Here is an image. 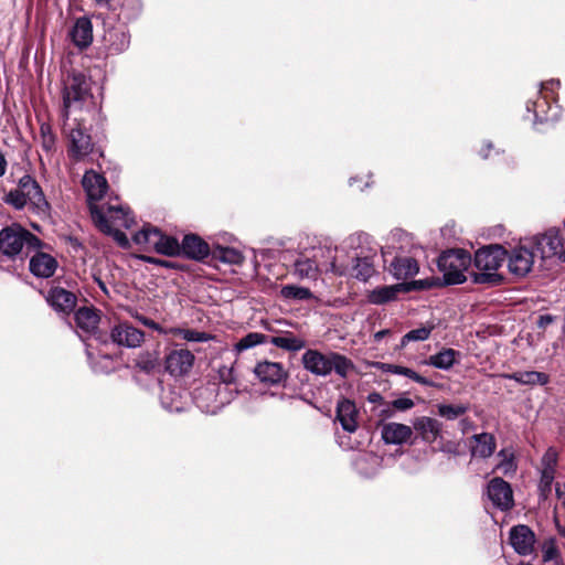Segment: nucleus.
<instances>
[{
	"label": "nucleus",
	"instance_id": "nucleus-1",
	"mask_svg": "<svg viewBox=\"0 0 565 565\" xmlns=\"http://www.w3.org/2000/svg\"><path fill=\"white\" fill-rule=\"evenodd\" d=\"M3 201L15 210L28 206L38 215H46L50 211V204L40 184L29 174L19 180L17 189L9 191Z\"/></svg>",
	"mask_w": 565,
	"mask_h": 565
},
{
	"label": "nucleus",
	"instance_id": "nucleus-2",
	"mask_svg": "<svg viewBox=\"0 0 565 565\" xmlns=\"http://www.w3.org/2000/svg\"><path fill=\"white\" fill-rule=\"evenodd\" d=\"M92 218L95 225L103 233L113 236L119 246H129V241L126 234L119 230V227L130 228L135 223L128 207L111 204H107V211L93 207Z\"/></svg>",
	"mask_w": 565,
	"mask_h": 565
},
{
	"label": "nucleus",
	"instance_id": "nucleus-3",
	"mask_svg": "<svg viewBox=\"0 0 565 565\" xmlns=\"http://www.w3.org/2000/svg\"><path fill=\"white\" fill-rule=\"evenodd\" d=\"M301 360L305 369L318 376H327L334 372L341 379H347L354 370V364L349 358L333 351L321 353L317 350H307Z\"/></svg>",
	"mask_w": 565,
	"mask_h": 565
},
{
	"label": "nucleus",
	"instance_id": "nucleus-4",
	"mask_svg": "<svg viewBox=\"0 0 565 565\" xmlns=\"http://www.w3.org/2000/svg\"><path fill=\"white\" fill-rule=\"evenodd\" d=\"M507 252L500 245H490L478 249L475 254L473 264L479 270L473 274V282L498 285L502 276L498 269L507 259Z\"/></svg>",
	"mask_w": 565,
	"mask_h": 565
},
{
	"label": "nucleus",
	"instance_id": "nucleus-5",
	"mask_svg": "<svg viewBox=\"0 0 565 565\" xmlns=\"http://www.w3.org/2000/svg\"><path fill=\"white\" fill-rule=\"evenodd\" d=\"M40 247L41 241L19 224H11L0 231V252L9 258L19 256L24 249L29 253Z\"/></svg>",
	"mask_w": 565,
	"mask_h": 565
},
{
	"label": "nucleus",
	"instance_id": "nucleus-6",
	"mask_svg": "<svg viewBox=\"0 0 565 565\" xmlns=\"http://www.w3.org/2000/svg\"><path fill=\"white\" fill-rule=\"evenodd\" d=\"M90 98V83L86 76L75 72L70 74L63 88V121H68L71 113L82 109Z\"/></svg>",
	"mask_w": 565,
	"mask_h": 565
},
{
	"label": "nucleus",
	"instance_id": "nucleus-7",
	"mask_svg": "<svg viewBox=\"0 0 565 565\" xmlns=\"http://www.w3.org/2000/svg\"><path fill=\"white\" fill-rule=\"evenodd\" d=\"M437 265L446 284H462L471 265V256L465 249H448L438 257Z\"/></svg>",
	"mask_w": 565,
	"mask_h": 565
},
{
	"label": "nucleus",
	"instance_id": "nucleus-8",
	"mask_svg": "<svg viewBox=\"0 0 565 565\" xmlns=\"http://www.w3.org/2000/svg\"><path fill=\"white\" fill-rule=\"evenodd\" d=\"M132 241L137 245L153 247L157 253L166 256L172 257L181 254V243L172 236L162 234L157 227L145 226L134 235Z\"/></svg>",
	"mask_w": 565,
	"mask_h": 565
},
{
	"label": "nucleus",
	"instance_id": "nucleus-9",
	"mask_svg": "<svg viewBox=\"0 0 565 565\" xmlns=\"http://www.w3.org/2000/svg\"><path fill=\"white\" fill-rule=\"evenodd\" d=\"M534 252L540 254L542 258H550L558 255L565 244V232L558 228H550L543 234L527 238Z\"/></svg>",
	"mask_w": 565,
	"mask_h": 565
},
{
	"label": "nucleus",
	"instance_id": "nucleus-10",
	"mask_svg": "<svg viewBox=\"0 0 565 565\" xmlns=\"http://www.w3.org/2000/svg\"><path fill=\"white\" fill-rule=\"evenodd\" d=\"M312 259L321 273H332L338 276H347L350 266L345 262H338L339 248L332 246H319L312 249Z\"/></svg>",
	"mask_w": 565,
	"mask_h": 565
},
{
	"label": "nucleus",
	"instance_id": "nucleus-11",
	"mask_svg": "<svg viewBox=\"0 0 565 565\" xmlns=\"http://www.w3.org/2000/svg\"><path fill=\"white\" fill-rule=\"evenodd\" d=\"M536 253L529 239L521 241L520 245L512 248L508 258V268L516 277L526 276L534 264Z\"/></svg>",
	"mask_w": 565,
	"mask_h": 565
},
{
	"label": "nucleus",
	"instance_id": "nucleus-12",
	"mask_svg": "<svg viewBox=\"0 0 565 565\" xmlns=\"http://www.w3.org/2000/svg\"><path fill=\"white\" fill-rule=\"evenodd\" d=\"M76 128H68L67 121H63V130L68 138V154L75 160H82L88 156L94 148L92 138L86 134L79 124Z\"/></svg>",
	"mask_w": 565,
	"mask_h": 565
},
{
	"label": "nucleus",
	"instance_id": "nucleus-13",
	"mask_svg": "<svg viewBox=\"0 0 565 565\" xmlns=\"http://www.w3.org/2000/svg\"><path fill=\"white\" fill-rule=\"evenodd\" d=\"M82 184L87 195L89 211L92 212L93 207L107 211V205L105 206L96 204V202L104 198L108 190V183L105 177L94 170H89L85 172Z\"/></svg>",
	"mask_w": 565,
	"mask_h": 565
},
{
	"label": "nucleus",
	"instance_id": "nucleus-14",
	"mask_svg": "<svg viewBox=\"0 0 565 565\" xmlns=\"http://www.w3.org/2000/svg\"><path fill=\"white\" fill-rule=\"evenodd\" d=\"M487 495L492 504L501 511H508L514 505L512 488L509 482L500 477L489 481Z\"/></svg>",
	"mask_w": 565,
	"mask_h": 565
},
{
	"label": "nucleus",
	"instance_id": "nucleus-15",
	"mask_svg": "<svg viewBox=\"0 0 565 565\" xmlns=\"http://www.w3.org/2000/svg\"><path fill=\"white\" fill-rule=\"evenodd\" d=\"M557 466V452L548 448L541 459V478L539 482V492L542 499H547L552 492V484L555 479Z\"/></svg>",
	"mask_w": 565,
	"mask_h": 565
},
{
	"label": "nucleus",
	"instance_id": "nucleus-16",
	"mask_svg": "<svg viewBox=\"0 0 565 565\" xmlns=\"http://www.w3.org/2000/svg\"><path fill=\"white\" fill-rule=\"evenodd\" d=\"M110 339L119 347L135 349L143 342L145 333L128 322H120L111 329Z\"/></svg>",
	"mask_w": 565,
	"mask_h": 565
},
{
	"label": "nucleus",
	"instance_id": "nucleus-17",
	"mask_svg": "<svg viewBox=\"0 0 565 565\" xmlns=\"http://www.w3.org/2000/svg\"><path fill=\"white\" fill-rule=\"evenodd\" d=\"M166 370L173 376L186 374L193 366L194 355L186 349H172L164 359Z\"/></svg>",
	"mask_w": 565,
	"mask_h": 565
},
{
	"label": "nucleus",
	"instance_id": "nucleus-18",
	"mask_svg": "<svg viewBox=\"0 0 565 565\" xmlns=\"http://www.w3.org/2000/svg\"><path fill=\"white\" fill-rule=\"evenodd\" d=\"M256 377L266 385H279L288 377V372L281 363L262 361L254 367Z\"/></svg>",
	"mask_w": 565,
	"mask_h": 565
},
{
	"label": "nucleus",
	"instance_id": "nucleus-19",
	"mask_svg": "<svg viewBox=\"0 0 565 565\" xmlns=\"http://www.w3.org/2000/svg\"><path fill=\"white\" fill-rule=\"evenodd\" d=\"M509 541L519 555L526 556L533 553L536 539L527 525L519 524L511 527Z\"/></svg>",
	"mask_w": 565,
	"mask_h": 565
},
{
	"label": "nucleus",
	"instance_id": "nucleus-20",
	"mask_svg": "<svg viewBox=\"0 0 565 565\" xmlns=\"http://www.w3.org/2000/svg\"><path fill=\"white\" fill-rule=\"evenodd\" d=\"M559 86V81L551 79L548 82L542 83L541 85V94L542 96L533 103H529L526 108L527 110H533L535 114V117L540 120H554L557 117L556 113L550 114L553 108L551 105H548L547 102V90H553L554 87Z\"/></svg>",
	"mask_w": 565,
	"mask_h": 565
},
{
	"label": "nucleus",
	"instance_id": "nucleus-21",
	"mask_svg": "<svg viewBox=\"0 0 565 565\" xmlns=\"http://www.w3.org/2000/svg\"><path fill=\"white\" fill-rule=\"evenodd\" d=\"M46 301L55 311L68 315L74 310L77 298L62 287H52L47 292Z\"/></svg>",
	"mask_w": 565,
	"mask_h": 565
},
{
	"label": "nucleus",
	"instance_id": "nucleus-22",
	"mask_svg": "<svg viewBox=\"0 0 565 565\" xmlns=\"http://www.w3.org/2000/svg\"><path fill=\"white\" fill-rule=\"evenodd\" d=\"M180 248V255L194 260H203L210 255L209 244L195 234L185 235Z\"/></svg>",
	"mask_w": 565,
	"mask_h": 565
},
{
	"label": "nucleus",
	"instance_id": "nucleus-23",
	"mask_svg": "<svg viewBox=\"0 0 565 565\" xmlns=\"http://www.w3.org/2000/svg\"><path fill=\"white\" fill-rule=\"evenodd\" d=\"M413 435L409 426L399 423H386L381 428V436L387 445H402Z\"/></svg>",
	"mask_w": 565,
	"mask_h": 565
},
{
	"label": "nucleus",
	"instance_id": "nucleus-24",
	"mask_svg": "<svg viewBox=\"0 0 565 565\" xmlns=\"http://www.w3.org/2000/svg\"><path fill=\"white\" fill-rule=\"evenodd\" d=\"M358 409L355 404L347 398L340 399L337 405V419L343 430L354 433L358 428Z\"/></svg>",
	"mask_w": 565,
	"mask_h": 565
},
{
	"label": "nucleus",
	"instance_id": "nucleus-25",
	"mask_svg": "<svg viewBox=\"0 0 565 565\" xmlns=\"http://www.w3.org/2000/svg\"><path fill=\"white\" fill-rule=\"evenodd\" d=\"M57 260L50 254L38 252L30 259V271L40 278H49L54 275Z\"/></svg>",
	"mask_w": 565,
	"mask_h": 565
},
{
	"label": "nucleus",
	"instance_id": "nucleus-26",
	"mask_svg": "<svg viewBox=\"0 0 565 565\" xmlns=\"http://www.w3.org/2000/svg\"><path fill=\"white\" fill-rule=\"evenodd\" d=\"M413 426L422 439L428 444L435 443L441 433V423L427 416L416 418Z\"/></svg>",
	"mask_w": 565,
	"mask_h": 565
},
{
	"label": "nucleus",
	"instance_id": "nucleus-27",
	"mask_svg": "<svg viewBox=\"0 0 565 565\" xmlns=\"http://www.w3.org/2000/svg\"><path fill=\"white\" fill-rule=\"evenodd\" d=\"M70 36L76 46L81 49L87 47L93 41V28L89 19H77L71 30Z\"/></svg>",
	"mask_w": 565,
	"mask_h": 565
},
{
	"label": "nucleus",
	"instance_id": "nucleus-28",
	"mask_svg": "<svg viewBox=\"0 0 565 565\" xmlns=\"http://www.w3.org/2000/svg\"><path fill=\"white\" fill-rule=\"evenodd\" d=\"M390 270L397 279H407L415 276L418 270V264L415 258L409 256L395 257L391 265Z\"/></svg>",
	"mask_w": 565,
	"mask_h": 565
},
{
	"label": "nucleus",
	"instance_id": "nucleus-29",
	"mask_svg": "<svg viewBox=\"0 0 565 565\" xmlns=\"http://www.w3.org/2000/svg\"><path fill=\"white\" fill-rule=\"evenodd\" d=\"M352 266H350V271L348 275L361 280L366 281L370 277L373 276L375 269L372 257L365 255L360 256L359 254H354L351 257Z\"/></svg>",
	"mask_w": 565,
	"mask_h": 565
},
{
	"label": "nucleus",
	"instance_id": "nucleus-30",
	"mask_svg": "<svg viewBox=\"0 0 565 565\" xmlns=\"http://www.w3.org/2000/svg\"><path fill=\"white\" fill-rule=\"evenodd\" d=\"M97 310L83 307L75 312V323L85 334H94L99 323Z\"/></svg>",
	"mask_w": 565,
	"mask_h": 565
},
{
	"label": "nucleus",
	"instance_id": "nucleus-31",
	"mask_svg": "<svg viewBox=\"0 0 565 565\" xmlns=\"http://www.w3.org/2000/svg\"><path fill=\"white\" fill-rule=\"evenodd\" d=\"M321 270L311 256L300 255L294 263V275L298 279L317 280Z\"/></svg>",
	"mask_w": 565,
	"mask_h": 565
},
{
	"label": "nucleus",
	"instance_id": "nucleus-32",
	"mask_svg": "<svg viewBox=\"0 0 565 565\" xmlns=\"http://www.w3.org/2000/svg\"><path fill=\"white\" fill-rule=\"evenodd\" d=\"M460 359V352L455 349H443L430 355L424 363L439 370H450Z\"/></svg>",
	"mask_w": 565,
	"mask_h": 565
},
{
	"label": "nucleus",
	"instance_id": "nucleus-33",
	"mask_svg": "<svg viewBox=\"0 0 565 565\" xmlns=\"http://www.w3.org/2000/svg\"><path fill=\"white\" fill-rule=\"evenodd\" d=\"M105 41L115 53H121L130 44V35L125 26L113 28L106 31Z\"/></svg>",
	"mask_w": 565,
	"mask_h": 565
},
{
	"label": "nucleus",
	"instance_id": "nucleus-34",
	"mask_svg": "<svg viewBox=\"0 0 565 565\" xmlns=\"http://www.w3.org/2000/svg\"><path fill=\"white\" fill-rule=\"evenodd\" d=\"M472 438L475 440V445L471 448L473 457L488 458L494 452L495 439L493 435L482 433L475 435Z\"/></svg>",
	"mask_w": 565,
	"mask_h": 565
},
{
	"label": "nucleus",
	"instance_id": "nucleus-35",
	"mask_svg": "<svg viewBox=\"0 0 565 565\" xmlns=\"http://www.w3.org/2000/svg\"><path fill=\"white\" fill-rule=\"evenodd\" d=\"M505 377L523 385H546L550 382V376L546 373L537 371L515 372Z\"/></svg>",
	"mask_w": 565,
	"mask_h": 565
},
{
	"label": "nucleus",
	"instance_id": "nucleus-36",
	"mask_svg": "<svg viewBox=\"0 0 565 565\" xmlns=\"http://www.w3.org/2000/svg\"><path fill=\"white\" fill-rule=\"evenodd\" d=\"M399 289L395 286H382L373 289L367 295V301L372 305H384L396 299Z\"/></svg>",
	"mask_w": 565,
	"mask_h": 565
},
{
	"label": "nucleus",
	"instance_id": "nucleus-37",
	"mask_svg": "<svg viewBox=\"0 0 565 565\" xmlns=\"http://www.w3.org/2000/svg\"><path fill=\"white\" fill-rule=\"evenodd\" d=\"M383 370L388 372V373H392V374H397V375L406 376V377L413 380L414 382L419 383V384L425 385V386H433L434 385V383L430 380L419 375L414 370L405 367V366H402V365L384 364Z\"/></svg>",
	"mask_w": 565,
	"mask_h": 565
},
{
	"label": "nucleus",
	"instance_id": "nucleus-38",
	"mask_svg": "<svg viewBox=\"0 0 565 565\" xmlns=\"http://www.w3.org/2000/svg\"><path fill=\"white\" fill-rule=\"evenodd\" d=\"M277 348L287 350V351H299L305 348L306 342L297 337L292 335H277L268 338V342Z\"/></svg>",
	"mask_w": 565,
	"mask_h": 565
},
{
	"label": "nucleus",
	"instance_id": "nucleus-39",
	"mask_svg": "<svg viewBox=\"0 0 565 565\" xmlns=\"http://www.w3.org/2000/svg\"><path fill=\"white\" fill-rule=\"evenodd\" d=\"M214 258L232 265H238L244 260V256L239 250L233 247L216 246L212 250Z\"/></svg>",
	"mask_w": 565,
	"mask_h": 565
},
{
	"label": "nucleus",
	"instance_id": "nucleus-40",
	"mask_svg": "<svg viewBox=\"0 0 565 565\" xmlns=\"http://www.w3.org/2000/svg\"><path fill=\"white\" fill-rule=\"evenodd\" d=\"M280 296L284 299L306 301L313 298V294L307 287L296 285H285L280 289Z\"/></svg>",
	"mask_w": 565,
	"mask_h": 565
},
{
	"label": "nucleus",
	"instance_id": "nucleus-41",
	"mask_svg": "<svg viewBox=\"0 0 565 565\" xmlns=\"http://www.w3.org/2000/svg\"><path fill=\"white\" fill-rule=\"evenodd\" d=\"M40 142L46 154H52L56 147V137L53 134L52 126L49 122L40 124Z\"/></svg>",
	"mask_w": 565,
	"mask_h": 565
},
{
	"label": "nucleus",
	"instance_id": "nucleus-42",
	"mask_svg": "<svg viewBox=\"0 0 565 565\" xmlns=\"http://www.w3.org/2000/svg\"><path fill=\"white\" fill-rule=\"evenodd\" d=\"M268 342V337L263 334V333H258V332H250L248 334H246L245 337H243L235 345H234V349L236 352H243L245 350H248L250 348H254L258 344H263V343H267Z\"/></svg>",
	"mask_w": 565,
	"mask_h": 565
},
{
	"label": "nucleus",
	"instance_id": "nucleus-43",
	"mask_svg": "<svg viewBox=\"0 0 565 565\" xmlns=\"http://www.w3.org/2000/svg\"><path fill=\"white\" fill-rule=\"evenodd\" d=\"M171 332L172 334L190 342H207L210 339H212L211 334L192 329L175 328Z\"/></svg>",
	"mask_w": 565,
	"mask_h": 565
},
{
	"label": "nucleus",
	"instance_id": "nucleus-44",
	"mask_svg": "<svg viewBox=\"0 0 565 565\" xmlns=\"http://www.w3.org/2000/svg\"><path fill=\"white\" fill-rule=\"evenodd\" d=\"M468 406L463 404H457V405H448V404H440L438 405V414L448 419L454 420L461 415L466 414L468 411Z\"/></svg>",
	"mask_w": 565,
	"mask_h": 565
},
{
	"label": "nucleus",
	"instance_id": "nucleus-45",
	"mask_svg": "<svg viewBox=\"0 0 565 565\" xmlns=\"http://www.w3.org/2000/svg\"><path fill=\"white\" fill-rule=\"evenodd\" d=\"M433 329L434 327H420L408 331L406 334L403 335L401 340V345L405 347L409 342L427 340Z\"/></svg>",
	"mask_w": 565,
	"mask_h": 565
},
{
	"label": "nucleus",
	"instance_id": "nucleus-46",
	"mask_svg": "<svg viewBox=\"0 0 565 565\" xmlns=\"http://www.w3.org/2000/svg\"><path fill=\"white\" fill-rule=\"evenodd\" d=\"M158 355L154 352H145L139 354V356L136 360V365L145 371V372H151L158 366Z\"/></svg>",
	"mask_w": 565,
	"mask_h": 565
},
{
	"label": "nucleus",
	"instance_id": "nucleus-47",
	"mask_svg": "<svg viewBox=\"0 0 565 565\" xmlns=\"http://www.w3.org/2000/svg\"><path fill=\"white\" fill-rule=\"evenodd\" d=\"M498 457L501 458V461L497 465L498 470L505 475L515 471L516 466L514 463L512 452L508 451L507 449H502L499 451Z\"/></svg>",
	"mask_w": 565,
	"mask_h": 565
},
{
	"label": "nucleus",
	"instance_id": "nucleus-48",
	"mask_svg": "<svg viewBox=\"0 0 565 565\" xmlns=\"http://www.w3.org/2000/svg\"><path fill=\"white\" fill-rule=\"evenodd\" d=\"M217 374H218L220 381L225 385L232 384L235 381L234 370L231 366H226V365L220 366Z\"/></svg>",
	"mask_w": 565,
	"mask_h": 565
},
{
	"label": "nucleus",
	"instance_id": "nucleus-49",
	"mask_svg": "<svg viewBox=\"0 0 565 565\" xmlns=\"http://www.w3.org/2000/svg\"><path fill=\"white\" fill-rule=\"evenodd\" d=\"M414 401L408 397H399L392 402V406L401 412L408 411L414 407Z\"/></svg>",
	"mask_w": 565,
	"mask_h": 565
},
{
	"label": "nucleus",
	"instance_id": "nucleus-50",
	"mask_svg": "<svg viewBox=\"0 0 565 565\" xmlns=\"http://www.w3.org/2000/svg\"><path fill=\"white\" fill-rule=\"evenodd\" d=\"M438 450L441 452L450 454V455H458V444L447 440L443 441L440 446L438 447Z\"/></svg>",
	"mask_w": 565,
	"mask_h": 565
},
{
	"label": "nucleus",
	"instance_id": "nucleus-51",
	"mask_svg": "<svg viewBox=\"0 0 565 565\" xmlns=\"http://www.w3.org/2000/svg\"><path fill=\"white\" fill-rule=\"evenodd\" d=\"M554 321V317L551 315H542L537 319V327L541 329H545Z\"/></svg>",
	"mask_w": 565,
	"mask_h": 565
},
{
	"label": "nucleus",
	"instance_id": "nucleus-52",
	"mask_svg": "<svg viewBox=\"0 0 565 565\" xmlns=\"http://www.w3.org/2000/svg\"><path fill=\"white\" fill-rule=\"evenodd\" d=\"M147 260L151 264L160 265V266L167 267V268H175L177 267V265L170 260L157 259V258H152V257H148Z\"/></svg>",
	"mask_w": 565,
	"mask_h": 565
},
{
	"label": "nucleus",
	"instance_id": "nucleus-53",
	"mask_svg": "<svg viewBox=\"0 0 565 565\" xmlns=\"http://www.w3.org/2000/svg\"><path fill=\"white\" fill-rule=\"evenodd\" d=\"M137 319L143 324V326H147L153 330H159L160 327L157 322H154L153 320L147 318V317H143V316H137Z\"/></svg>",
	"mask_w": 565,
	"mask_h": 565
},
{
	"label": "nucleus",
	"instance_id": "nucleus-54",
	"mask_svg": "<svg viewBox=\"0 0 565 565\" xmlns=\"http://www.w3.org/2000/svg\"><path fill=\"white\" fill-rule=\"evenodd\" d=\"M161 403H162L163 407L167 408L169 412H179L181 409V406L179 404H174V403L168 404L166 402L164 395L161 396Z\"/></svg>",
	"mask_w": 565,
	"mask_h": 565
},
{
	"label": "nucleus",
	"instance_id": "nucleus-55",
	"mask_svg": "<svg viewBox=\"0 0 565 565\" xmlns=\"http://www.w3.org/2000/svg\"><path fill=\"white\" fill-rule=\"evenodd\" d=\"M555 492L557 498L562 501V504L565 507V491L558 482L555 486Z\"/></svg>",
	"mask_w": 565,
	"mask_h": 565
},
{
	"label": "nucleus",
	"instance_id": "nucleus-56",
	"mask_svg": "<svg viewBox=\"0 0 565 565\" xmlns=\"http://www.w3.org/2000/svg\"><path fill=\"white\" fill-rule=\"evenodd\" d=\"M351 257L352 256H348L345 250L342 249V248H339V258H338V262H345L349 264V266H352V260H351Z\"/></svg>",
	"mask_w": 565,
	"mask_h": 565
},
{
	"label": "nucleus",
	"instance_id": "nucleus-57",
	"mask_svg": "<svg viewBox=\"0 0 565 565\" xmlns=\"http://www.w3.org/2000/svg\"><path fill=\"white\" fill-rule=\"evenodd\" d=\"M555 554H556V550L553 547H550L544 551L543 558L545 562L551 561L555 556Z\"/></svg>",
	"mask_w": 565,
	"mask_h": 565
},
{
	"label": "nucleus",
	"instance_id": "nucleus-58",
	"mask_svg": "<svg viewBox=\"0 0 565 565\" xmlns=\"http://www.w3.org/2000/svg\"><path fill=\"white\" fill-rule=\"evenodd\" d=\"M7 171V160L2 153H0V178L4 175Z\"/></svg>",
	"mask_w": 565,
	"mask_h": 565
},
{
	"label": "nucleus",
	"instance_id": "nucleus-59",
	"mask_svg": "<svg viewBox=\"0 0 565 565\" xmlns=\"http://www.w3.org/2000/svg\"><path fill=\"white\" fill-rule=\"evenodd\" d=\"M390 333L388 329L380 330L374 334L375 341H381L384 337H386Z\"/></svg>",
	"mask_w": 565,
	"mask_h": 565
},
{
	"label": "nucleus",
	"instance_id": "nucleus-60",
	"mask_svg": "<svg viewBox=\"0 0 565 565\" xmlns=\"http://www.w3.org/2000/svg\"><path fill=\"white\" fill-rule=\"evenodd\" d=\"M367 399L370 403H379L382 401V395L380 393H371Z\"/></svg>",
	"mask_w": 565,
	"mask_h": 565
},
{
	"label": "nucleus",
	"instance_id": "nucleus-61",
	"mask_svg": "<svg viewBox=\"0 0 565 565\" xmlns=\"http://www.w3.org/2000/svg\"><path fill=\"white\" fill-rule=\"evenodd\" d=\"M99 7H108L110 0H95Z\"/></svg>",
	"mask_w": 565,
	"mask_h": 565
},
{
	"label": "nucleus",
	"instance_id": "nucleus-62",
	"mask_svg": "<svg viewBox=\"0 0 565 565\" xmlns=\"http://www.w3.org/2000/svg\"><path fill=\"white\" fill-rule=\"evenodd\" d=\"M557 526H558V532H559V534H561L563 537H565V526H563V527H561L559 525H557Z\"/></svg>",
	"mask_w": 565,
	"mask_h": 565
},
{
	"label": "nucleus",
	"instance_id": "nucleus-63",
	"mask_svg": "<svg viewBox=\"0 0 565 565\" xmlns=\"http://www.w3.org/2000/svg\"><path fill=\"white\" fill-rule=\"evenodd\" d=\"M97 282L103 290H106L105 284L100 279H97Z\"/></svg>",
	"mask_w": 565,
	"mask_h": 565
},
{
	"label": "nucleus",
	"instance_id": "nucleus-64",
	"mask_svg": "<svg viewBox=\"0 0 565 565\" xmlns=\"http://www.w3.org/2000/svg\"><path fill=\"white\" fill-rule=\"evenodd\" d=\"M559 259H562L563 262H565V248L563 247L562 249V253H561V257Z\"/></svg>",
	"mask_w": 565,
	"mask_h": 565
}]
</instances>
